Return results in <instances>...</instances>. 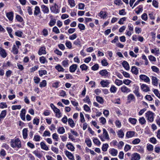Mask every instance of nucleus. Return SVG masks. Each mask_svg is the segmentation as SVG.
I'll return each mask as SVG.
<instances>
[{
	"label": "nucleus",
	"instance_id": "nucleus-1",
	"mask_svg": "<svg viewBox=\"0 0 160 160\" xmlns=\"http://www.w3.org/2000/svg\"><path fill=\"white\" fill-rule=\"evenodd\" d=\"M11 146L13 148L16 147L18 148H20L21 147V142L18 138L12 139L11 142Z\"/></svg>",
	"mask_w": 160,
	"mask_h": 160
},
{
	"label": "nucleus",
	"instance_id": "nucleus-2",
	"mask_svg": "<svg viewBox=\"0 0 160 160\" xmlns=\"http://www.w3.org/2000/svg\"><path fill=\"white\" fill-rule=\"evenodd\" d=\"M145 116L147 120L152 122L154 120V113L150 111L147 112L145 113Z\"/></svg>",
	"mask_w": 160,
	"mask_h": 160
},
{
	"label": "nucleus",
	"instance_id": "nucleus-3",
	"mask_svg": "<svg viewBox=\"0 0 160 160\" xmlns=\"http://www.w3.org/2000/svg\"><path fill=\"white\" fill-rule=\"evenodd\" d=\"M103 132L102 135L103 137L102 136H100L99 137L101 140L102 141H104L105 139L107 140H109L110 138L107 130L105 128H103Z\"/></svg>",
	"mask_w": 160,
	"mask_h": 160
},
{
	"label": "nucleus",
	"instance_id": "nucleus-4",
	"mask_svg": "<svg viewBox=\"0 0 160 160\" xmlns=\"http://www.w3.org/2000/svg\"><path fill=\"white\" fill-rule=\"evenodd\" d=\"M50 10L52 12L55 14L58 13L59 12L58 6L56 3L51 6L50 8Z\"/></svg>",
	"mask_w": 160,
	"mask_h": 160
},
{
	"label": "nucleus",
	"instance_id": "nucleus-5",
	"mask_svg": "<svg viewBox=\"0 0 160 160\" xmlns=\"http://www.w3.org/2000/svg\"><path fill=\"white\" fill-rule=\"evenodd\" d=\"M139 77L140 79L148 83L150 82V80L149 78L145 75L141 74L140 75Z\"/></svg>",
	"mask_w": 160,
	"mask_h": 160
},
{
	"label": "nucleus",
	"instance_id": "nucleus-6",
	"mask_svg": "<svg viewBox=\"0 0 160 160\" xmlns=\"http://www.w3.org/2000/svg\"><path fill=\"white\" fill-rule=\"evenodd\" d=\"M140 158L139 154L137 153H135L132 155L131 160H139Z\"/></svg>",
	"mask_w": 160,
	"mask_h": 160
},
{
	"label": "nucleus",
	"instance_id": "nucleus-7",
	"mask_svg": "<svg viewBox=\"0 0 160 160\" xmlns=\"http://www.w3.org/2000/svg\"><path fill=\"white\" fill-rule=\"evenodd\" d=\"M141 87L142 90L144 92H147L150 91L149 88L145 84H142Z\"/></svg>",
	"mask_w": 160,
	"mask_h": 160
},
{
	"label": "nucleus",
	"instance_id": "nucleus-8",
	"mask_svg": "<svg viewBox=\"0 0 160 160\" xmlns=\"http://www.w3.org/2000/svg\"><path fill=\"white\" fill-rule=\"evenodd\" d=\"M121 91L124 93H128L131 92L130 89L125 86H123L120 88Z\"/></svg>",
	"mask_w": 160,
	"mask_h": 160
},
{
	"label": "nucleus",
	"instance_id": "nucleus-9",
	"mask_svg": "<svg viewBox=\"0 0 160 160\" xmlns=\"http://www.w3.org/2000/svg\"><path fill=\"white\" fill-rule=\"evenodd\" d=\"M65 155L71 160H74V158L73 154L70 152L66 151L65 152Z\"/></svg>",
	"mask_w": 160,
	"mask_h": 160
},
{
	"label": "nucleus",
	"instance_id": "nucleus-10",
	"mask_svg": "<svg viewBox=\"0 0 160 160\" xmlns=\"http://www.w3.org/2000/svg\"><path fill=\"white\" fill-rule=\"evenodd\" d=\"M0 55L3 58H5L7 56L5 50L1 47H0Z\"/></svg>",
	"mask_w": 160,
	"mask_h": 160
},
{
	"label": "nucleus",
	"instance_id": "nucleus-11",
	"mask_svg": "<svg viewBox=\"0 0 160 160\" xmlns=\"http://www.w3.org/2000/svg\"><path fill=\"white\" fill-rule=\"evenodd\" d=\"M78 65L76 64H73L69 67V71L71 72H75L77 68Z\"/></svg>",
	"mask_w": 160,
	"mask_h": 160
},
{
	"label": "nucleus",
	"instance_id": "nucleus-12",
	"mask_svg": "<svg viewBox=\"0 0 160 160\" xmlns=\"http://www.w3.org/2000/svg\"><path fill=\"white\" fill-rule=\"evenodd\" d=\"M6 16L10 21H12L13 17V13L12 12L7 13Z\"/></svg>",
	"mask_w": 160,
	"mask_h": 160
},
{
	"label": "nucleus",
	"instance_id": "nucleus-13",
	"mask_svg": "<svg viewBox=\"0 0 160 160\" xmlns=\"http://www.w3.org/2000/svg\"><path fill=\"white\" fill-rule=\"evenodd\" d=\"M41 8L42 11L44 13H48L49 11L48 8L45 5H41Z\"/></svg>",
	"mask_w": 160,
	"mask_h": 160
},
{
	"label": "nucleus",
	"instance_id": "nucleus-14",
	"mask_svg": "<svg viewBox=\"0 0 160 160\" xmlns=\"http://www.w3.org/2000/svg\"><path fill=\"white\" fill-rule=\"evenodd\" d=\"M26 113V110L25 109H22L21 111L20 116L21 119L23 120H25V115Z\"/></svg>",
	"mask_w": 160,
	"mask_h": 160
},
{
	"label": "nucleus",
	"instance_id": "nucleus-15",
	"mask_svg": "<svg viewBox=\"0 0 160 160\" xmlns=\"http://www.w3.org/2000/svg\"><path fill=\"white\" fill-rule=\"evenodd\" d=\"M110 83V82L108 80H103L101 81L100 84L102 87H107Z\"/></svg>",
	"mask_w": 160,
	"mask_h": 160
},
{
	"label": "nucleus",
	"instance_id": "nucleus-16",
	"mask_svg": "<svg viewBox=\"0 0 160 160\" xmlns=\"http://www.w3.org/2000/svg\"><path fill=\"white\" fill-rule=\"evenodd\" d=\"M109 152L112 156H115L117 155L118 151L116 149L112 148L109 150Z\"/></svg>",
	"mask_w": 160,
	"mask_h": 160
},
{
	"label": "nucleus",
	"instance_id": "nucleus-17",
	"mask_svg": "<svg viewBox=\"0 0 160 160\" xmlns=\"http://www.w3.org/2000/svg\"><path fill=\"white\" fill-rule=\"evenodd\" d=\"M152 80L153 84L157 86L158 83V79L156 77L152 76Z\"/></svg>",
	"mask_w": 160,
	"mask_h": 160
},
{
	"label": "nucleus",
	"instance_id": "nucleus-18",
	"mask_svg": "<svg viewBox=\"0 0 160 160\" xmlns=\"http://www.w3.org/2000/svg\"><path fill=\"white\" fill-rule=\"evenodd\" d=\"M135 134V132L134 131H130L127 132L126 136L128 138H130L133 137Z\"/></svg>",
	"mask_w": 160,
	"mask_h": 160
},
{
	"label": "nucleus",
	"instance_id": "nucleus-19",
	"mask_svg": "<svg viewBox=\"0 0 160 160\" xmlns=\"http://www.w3.org/2000/svg\"><path fill=\"white\" fill-rule=\"evenodd\" d=\"M46 53L45 48L44 47H42L40 48L38 52V54L39 55H41L42 54Z\"/></svg>",
	"mask_w": 160,
	"mask_h": 160
},
{
	"label": "nucleus",
	"instance_id": "nucleus-20",
	"mask_svg": "<svg viewBox=\"0 0 160 160\" xmlns=\"http://www.w3.org/2000/svg\"><path fill=\"white\" fill-rule=\"evenodd\" d=\"M41 13L39 7L36 6L35 8L34 14L35 15L37 16L39 14Z\"/></svg>",
	"mask_w": 160,
	"mask_h": 160
},
{
	"label": "nucleus",
	"instance_id": "nucleus-21",
	"mask_svg": "<svg viewBox=\"0 0 160 160\" xmlns=\"http://www.w3.org/2000/svg\"><path fill=\"white\" fill-rule=\"evenodd\" d=\"M41 148L47 151L48 149V148L47 145L43 142H41L40 143Z\"/></svg>",
	"mask_w": 160,
	"mask_h": 160
},
{
	"label": "nucleus",
	"instance_id": "nucleus-22",
	"mask_svg": "<svg viewBox=\"0 0 160 160\" xmlns=\"http://www.w3.org/2000/svg\"><path fill=\"white\" fill-rule=\"evenodd\" d=\"M131 71L132 73L136 75H137L138 72V68L135 66H132V67Z\"/></svg>",
	"mask_w": 160,
	"mask_h": 160
},
{
	"label": "nucleus",
	"instance_id": "nucleus-23",
	"mask_svg": "<svg viewBox=\"0 0 160 160\" xmlns=\"http://www.w3.org/2000/svg\"><path fill=\"white\" fill-rule=\"evenodd\" d=\"M99 74L102 76H107L109 72L106 69L101 70L99 72Z\"/></svg>",
	"mask_w": 160,
	"mask_h": 160
},
{
	"label": "nucleus",
	"instance_id": "nucleus-24",
	"mask_svg": "<svg viewBox=\"0 0 160 160\" xmlns=\"http://www.w3.org/2000/svg\"><path fill=\"white\" fill-rule=\"evenodd\" d=\"M122 65L123 67L126 70L129 69V66L128 62L126 61H123L122 63Z\"/></svg>",
	"mask_w": 160,
	"mask_h": 160
},
{
	"label": "nucleus",
	"instance_id": "nucleus-25",
	"mask_svg": "<svg viewBox=\"0 0 160 160\" xmlns=\"http://www.w3.org/2000/svg\"><path fill=\"white\" fill-rule=\"evenodd\" d=\"M67 147L68 149H69L72 151H73L74 150L75 148L73 146L71 143L67 144Z\"/></svg>",
	"mask_w": 160,
	"mask_h": 160
},
{
	"label": "nucleus",
	"instance_id": "nucleus-26",
	"mask_svg": "<svg viewBox=\"0 0 160 160\" xmlns=\"http://www.w3.org/2000/svg\"><path fill=\"white\" fill-rule=\"evenodd\" d=\"M18 48H16V46L15 45H14L12 50V52L14 54H18Z\"/></svg>",
	"mask_w": 160,
	"mask_h": 160
},
{
	"label": "nucleus",
	"instance_id": "nucleus-27",
	"mask_svg": "<svg viewBox=\"0 0 160 160\" xmlns=\"http://www.w3.org/2000/svg\"><path fill=\"white\" fill-rule=\"evenodd\" d=\"M98 15L101 18H105L107 16V15L106 14V12L101 11L99 12V14Z\"/></svg>",
	"mask_w": 160,
	"mask_h": 160
},
{
	"label": "nucleus",
	"instance_id": "nucleus-28",
	"mask_svg": "<svg viewBox=\"0 0 160 160\" xmlns=\"http://www.w3.org/2000/svg\"><path fill=\"white\" fill-rule=\"evenodd\" d=\"M68 122L69 124L72 128H73L75 126V123L72 119L69 118L68 120Z\"/></svg>",
	"mask_w": 160,
	"mask_h": 160
},
{
	"label": "nucleus",
	"instance_id": "nucleus-29",
	"mask_svg": "<svg viewBox=\"0 0 160 160\" xmlns=\"http://www.w3.org/2000/svg\"><path fill=\"white\" fill-rule=\"evenodd\" d=\"M28 130L27 128H24L22 130V134L23 138L24 139L27 138L28 134H27Z\"/></svg>",
	"mask_w": 160,
	"mask_h": 160
},
{
	"label": "nucleus",
	"instance_id": "nucleus-30",
	"mask_svg": "<svg viewBox=\"0 0 160 160\" xmlns=\"http://www.w3.org/2000/svg\"><path fill=\"white\" fill-rule=\"evenodd\" d=\"M6 29L10 37L12 38H13V36L11 33L12 31V28L10 27H8L6 28Z\"/></svg>",
	"mask_w": 160,
	"mask_h": 160
},
{
	"label": "nucleus",
	"instance_id": "nucleus-31",
	"mask_svg": "<svg viewBox=\"0 0 160 160\" xmlns=\"http://www.w3.org/2000/svg\"><path fill=\"white\" fill-rule=\"evenodd\" d=\"M55 68L58 72H63L64 69L60 65H58L55 66Z\"/></svg>",
	"mask_w": 160,
	"mask_h": 160
},
{
	"label": "nucleus",
	"instance_id": "nucleus-32",
	"mask_svg": "<svg viewBox=\"0 0 160 160\" xmlns=\"http://www.w3.org/2000/svg\"><path fill=\"white\" fill-rule=\"evenodd\" d=\"M133 92L137 97H140L141 96L139 92V88H135V89L133 91Z\"/></svg>",
	"mask_w": 160,
	"mask_h": 160
},
{
	"label": "nucleus",
	"instance_id": "nucleus-33",
	"mask_svg": "<svg viewBox=\"0 0 160 160\" xmlns=\"http://www.w3.org/2000/svg\"><path fill=\"white\" fill-rule=\"evenodd\" d=\"M128 99L130 102L132 100H134L135 99V97L132 94H129L128 97Z\"/></svg>",
	"mask_w": 160,
	"mask_h": 160
},
{
	"label": "nucleus",
	"instance_id": "nucleus-34",
	"mask_svg": "<svg viewBox=\"0 0 160 160\" xmlns=\"http://www.w3.org/2000/svg\"><path fill=\"white\" fill-rule=\"evenodd\" d=\"M128 121L132 124H135L137 122V120L136 119L133 118H130L128 119Z\"/></svg>",
	"mask_w": 160,
	"mask_h": 160
},
{
	"label": "nucleus",
	"instance_id": "nucleus-35",
	"mask_svg": "<svg viewBox=\"0 0 160 160\" xmlns=\"http://www.w3.org/2000/svg\"><path fill=\"white\" fill-rule=\"evenodd\" d=\"M139 123L142 125L144 124L146 122V120L143 117L140 118L139 119Z\"/></svg>",
	"mask_w": 160,
	"mask_h": 160
},
{
	"label": "nucleus",
	"instance_id": "nucleus-36",
	"mask_svg": "<svg viewBox=\"0 0 160 160\" xmlns=\"http://www.w3.org/2000/svg\"><path fill=\"white\" fill-rule=\"evenodd\" d=\"M65 130L63 127H60L58 129V132L60 134H62L65 132Z\"/></svg>",
	"mask_w": 160,
	"mask_h": 160
},
{
	"label": "nucleus",
	"instance_id": "nucleus-37",
	"mask_svg": "<svg viewBox=\"0 0 160 160\" xmlns=\"http://www.w3.org/2000/svg\"><path fill=\"white\" fill-rule=\"evenodd\" d=\"M56 22V20L55 19H52L49 22V25L50 26L52 27L53 26Z\"/></svg>",
	"mask_w": 160,
	"mask_h": 160
},
{
	"label": "nucleus",
	"instance_id": "nucleus-38",
	"mask_svg": "<svg viewBox=\"0 0 160 160\" xmlns=\"http://www.w3.org/2000/svg\"><path fill=\"white\" fill-rule=\"evenodd\" d=\"M108 147V144L106 143L103 144L102 147V150L104 152L107 151V150Z\"/></svg>",
	"mask_w": 160,
	"mask_h": 160
},
{
	"label": "nucleus",
	"instance_id": "nucleus-39",
	"mask_svg": "<svg viewBox=\"0 0 160 160\" xmlns=\"http://www.w3.org/2000/svg\"><path fill=\"white\" fill-rule=\"evenodd\" d=\"M47 85V82L45 80H43L42 82H41L39 85V86L41 87H45Z\"/></svg>",
	"mask_w": 160,
	"mask_h": 160
},
{
	"label": "nucleus",
	"instance_id": "nucleus-40",
	"mask_svg": "<svg viewBox=\"0 0 160 160\" xmlns=\"http://www.w3.org/2000/svg\"><path fill=\"white\" fill-rule=\"evenodd\" d=\"M80 67L82 71H86L88 68V67L84 64L80 65Z\"/></svg>",
	"mask_w": 160,
	"mask_h": 160
},
{
	"label": "nucleus",
	"instance_id": "nucleus-41",
	"mask_svg": "<svg viewBox=\"0 0 160 160\" xmlns=\"http://www.w3.org/2000/svg\"><path fill=\"white\" fill-rule=\"evenodd\" d=\"M39 60L40 62L43 64L45 63L46 62H47L46 58L43 56L40 58Z\"/></svg>",
	"mask_w": 160,
	"mask_h": 160
},
{
	"label": "nucleus",
	"instance_id": "nucleus-42",
	"mask_svg": "<svg viewBox=\"0 0 160 160\" xmlns=\"http://www.w3.org/2000/svg\"><path fill=\"white\" fill-rule=\"evenodd\" d=\"M68 2L71 7H73L75 6V4L74 0H68Z\"/></svg>",
	"mask_w": 160,
	"mask_h": 160
},
{
	"label": "nucleus",
	"instance_id": "nucleus-43",
	"mask_svg": "<svg viewBox=\"0 0 160 160\" xmlns=\"http://www.w3.org/2000/svg\"><path fill=\"white\" fill-rule=\"evenodd\" d=\"M6 113L7 111L6 110L2 111L0 114V117H1L2 118H3L6 116Z\"/></svg>",
	"mask_w": 160,
	"mask_h": 160
},
{
	"label": "nucleus",
	"instance_id": "nucleus-44",
	"mask_svg": "<svg viewBox=\"0 0 160 160\" xmlns=\"http://www.w3.org/2000/svg\"><path fill=\"white\" fill-rule=\"evenodd\" d=\"M123 82L121 80L116 79L115 81V84L118 86H120L122 84Z\"/></svg>",
	"mask_w": 160,
	"mask_h": 160
},
{
	"label": "nucleus",
	"instance_id": "nucleus-45",
	"mask_svg": "<svg viewBox=\"0 0 160 160\" xmlns=\"http://www.w3.org/2000/svg\"><path fill=\"white\" fill-rule=\"evenodd\" d=\"M21 108L20 105H13L12 107V110H15L17 109H20Z\"/></svg>",
	"mask_w": 160,
	"mask_h": 160
},
{
	"label": "nucleus",
	"instance_id": "nucleus-46",
	"mask_svg": "<svg viewBox=\"0 0 160 160\" xmlns=\"http://www.w3.org/2000/svg\"><path fill=\"white\" fill-rule=\"evenodd\" d=\"M97 101L99 103H102L103 102V99L100 96H97L96 97Z\"/></svg>",
	"mask_w": 160,
	"mask_h": 160
},
{
	"label": "nucleus",
	"instance_id": "nucleus-47",
	"mask_svg": "<svg viewBox=\"0 0 160 160\" xmlns=\"http://www.w3.org/2000/svg\"><path fill=\"white\" fill-rule=\"evenodd\" d=\"M124 135V134L121 130H119L118 132V136L119 138H122Z\"/></svg>",
	"mask_w": 160,
	"mask_h": 160
},
{
	"label": "nucleus",
	"instance_id": "nucleus-48",
	"mask_svg": "<svg viewBox=\"0 0 160 160\" xmlns=\"http://www.w3.org/2000/svg\"><path fill=\"white\" fill-rule=\"evenodd\" d=\"M141 141L138 138H136L132 141V143L133 144H138Z\"/></svg>",
	"mask_w": 160,
	"mask_h": 160
},
{
	"label": "nucleus",
	"instance_id": "nucleus-49",
	"mask_svg": "<svg viewBox=\"0 0 160 160\" xmlns=\"http://www.w3.org/2000/svg\"><path fill=\"white\" fill-rule=\"evenodd\" d=\"M22 32L20 31H18L15 33V35L19 37H21L22 36Z\"/></svg>",
	"mask_w": 160,
	"mask_h": 160
},
{
	"label": "nucleus",
	"instance_id": "nucleus-50",
	"mask_svg": "<svg viewBox=\"0 0 160 160\" xmlns=\"http://www.w3.org/2000/svg\"><path fill=\"white\" fill-rule=\"evenodd\" d=\"M117 88L115 86L113 85L111 86L110 89V92H111L115 93L116 92Z\"/></svg>",
	"mask_w": 160,
	"mask_h": 160
},
{
	"label": "nucleus",
	"instance_id": "nucleus-51",
	"mask_svg": "<svg viewBox=\"0 0 160 160\" xmlns=\"http://www.w3.org/2000/svg\"><path fill=\"white\" fill-rule=\"evenodd\" d=\"M68 60H64L62 62V64L64 67H68Z\"/></svg>",
	"mask_w": 160,
	"mask_h": 160
},
{
	"label": "nucleus",
	"instance_id": "nucleus-52",
	"mask_svg": "<svg viewBox=\"0 0 160 160\" xmlns=\"http://www.w3.org/2000/svg\"><path fill=\"white\" fill-rule=\"evenodd\" d=\"M52 31L56 34H58L60 33L59 29L56 26H55L53 28Z\"/></svg>",
	"mask_w": 160,
	"mask_h": 160
},
{
	"label": "nucleus",
	"instance_id": "nucleus-53",
	"mask_svg": "<svg viewBox=\"0 0 160 160\" xmlns=\"http://www.w3.org/2000/svg\"><path fill=\"white\" fill-rule=\"evenodd\" d=\"M93 142L95 144L98 145H100L101 144L100 141L97 138H94Z\"/></svg>",
	"mask_w": 160,
	"mask_h": 160
},
{
	"label": "nucleus",
	"instance_id": "nucleus-54",
	"mask_svg": "<svg viewBox=\"0 0 160 160\" xmlns=\"http://www.w3.org/2000/svg\"><path fill=\"white\" fill-rule=\"evenodd\" d=\"M40 76H42L43 75H46L47 73V72L46 70H41L39 71Z\"/></svg>",
	"mask_w": 160,
	"mask_h": 160
},
{
	"label": "nucleus",
	"instance_id": "nucleus-55",
	"mask_svg": "<svg viewBox=\"0 0 160 160\" xmlns=\"http://www.w3.org/2000/svg\"><path fill=\"white\" fill-rule=\"evenodd\" d=\"M126 17H123L121 18L118 21V23L120 24H123V22L125 21L126 20Z\"/></svg>",
	"mask_w": 160,
	"mask_h": 160
},
{
	"label": "nucleus",
	"instance_id": "nucleus-56",
	"mask_svg": "<svg viewBox=\"0 0 160 160\" xmlns=\"http://www.w3.org/2000/svg\"><path fill=\"white\" fill-rule=\"evenodd\" d=\"M78 27L79 29L81 30H84L85 29V26L82 24L79 23L78 25Z\"/></svg>",
	"mask_w": 160,
	"mask_h": 160
},
{
	"label": "nucleus",
	"instance_id": "nucleus-57",
	"mask_svg": "<svg viewBox=\"0 0 160 160\" xmlns=\"http://www.w3.org/2000/svg\"><path fill=\"white\" fill-rule=\"evenodd\" d=\"M65 44L67 47L69 49L71 48L72 47V43L71 42L69 41H67L65 43Z\"/></svg>",
	"mask_w": 160,
	"mask_h": 160
},
{
	"label": "nucleus",
	"instance_id": "nucleus-58",
	"mask_svg": "<svg viewBox=\"0 0 160 160\" xmlns=\"http://www.w3.org/2000/svg\"><path fill=\"white\" fill-rule=\"evenodd\" d=\"M7 105L5 102H1L0 103V108H7Z\"/></svg>",
	"mask_w": 160,
	"mask_h": 160
},
{
	"label": "nucleus",
	"instance_id": "nucleus-59",
	"mask_svg": "<svg viewBox=\"0 0 160 160\" xmlns=\"http://www.w3.org/2000/svg\"><path fill=\"white\" fill-rule=\"evenodd\" d=\"M40 138L41 137L39 135H35L34 137V140L36 142H39L40 141Z\"/></svg>",
	"mask_w": 160,
	"mask_h": 160
},
{
	"label": "nucleus",
	"instance_id": "nucleus-60",
	"mask_svg": "<svg viewBox=\"0 0 160 160\" xmlns=\"http://www.w3.org/2000/svg\"><path fill=\"white\" fill-rule=\"evenodd\" d=\"M153 92L155 94L158 98H160V94L159 93L157 89H154L153 90Z\"/></svg>",
	"mask_w": 160,
	"mask_h": 160
},
{
	"label": "nucleus",
	"instance_id": "nucleus-61",
	"mask_svg": "<svg viewBox=\"0 0 160 160\" xmlns=\"http://www.w3.org/2000/svg\"><path fill=\"white\" fill-rule=\"evenodd\" d=\"M142 18L144 21L147 20L148 19V16L146 13H143L141 16Z\"/></svg>",
	"mask_w": 160,
	"mask_h": 160
},
{
	"label": "nucleus",
	"instance_id": "nucleus-62",
	"mask_svg": "<svg viewBox=\"0 0 160 160\" xmlns=\"http://www.w3.org/2000/svg\"><path fill=\"white\" fill-rule=\"evenodd\" d=\"M39 119L37 118H35L33 121V123L38 125V124Z\"/></svg>",
	"mask_w": 160,
	"mask_h": 160
},
{
	"label": "nucleus",
	"instance_id": "nucleus-63",
	"mask_svg": "<svg viewBox=\"0 0 160 160\" xmlns=\"http://www.w3.org/2000/svg\"><path fill=\"white\" fill-rule=\"evenodd\" d=\"M99 68V66L98 64H95L92 67V69L94 71L97 70Z\"/></svg>",
	"mask_w": 160,
	"mask_h": 160
},
{
	"label": "nucleus",
	"instance_id": "nucleus-64",
	"mask_svg": "<svg viewBox=\"0 0 160 160\" xmlns=\"http://www.w3.org/2000/svg\"><path fill=\"white\" fill-rule=\"evenodd\" d=\"M102 65L103 66H107L108 65V63L105 59H103L101 61Z\"/></svg>",
	"mask_w": 160,
	"mask_h": 160
}]
</instances>
